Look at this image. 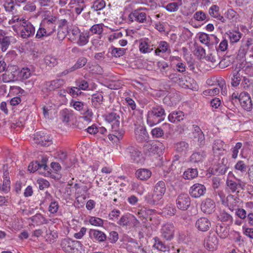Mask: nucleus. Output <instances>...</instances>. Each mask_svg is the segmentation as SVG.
<instances>
[{"label":"nucleus","instance_id":"2f4dec72","mask_svg":"<svg viewBox=\"0 0 253 253\" xmlns=\"http://www.w3.org/2000/svg\"><path fill=\"white\" fill-rule=\"evenodd\" d=\"M155 243L153 247L161 252H165L169 251V247L165 244L159 237H156L154 238Z\"/></svg>","mask_w":253,"mask_h":253},{"label":"nucleus","instance_id":"680f3d73","mask_svg":"<svg viewBox=\"0 0 253 253\" xmlns=\"http://www.w3.org/2000/svg\"><path fill=\"white\" fill-rule=\"evenodd\" d=\"M139 48L140 51L143 53H149L153 50L150 45L145 42H141L139 44Z\"/></svg>","mask_w":253,"mask_h":253},{"label":"nucleus","instance_id":"4468645a","mask_svg":"<svg viewBox=\"0 0 253 253\" xmlns=\"http://www.w3.org/2000/svg\"><path fill=\"white\" fill-rule=\"evenodd\" d=\"M166 191L165 182L163 181H158L155 185L153 190V194L155 197L161 200Z\"/></svg>","mask_w":253,"mask_h":253},{"label":"nucleus","instance_id":"0eeeda50","mask_svg":"<svg viewBox=\"0 0 253 253\" xmlns=\"http://www.w3.org/2000/svg\"><path fill=\"white\" fill-rule=\"evenodd\" d=\"M105 120L111 124L113 128L117 129L120 127V116L119 113L113 111L107 113L104 115Z\"/></svg>","mask_w":253,"mask_h":253},{"label":"nucleus","instance_id":"8fccbe9b","mask_svg":"<svg viewBox=\"0 0 253 253\" xmlns=\"http://www.w3.org/2000/svg\"><path fill=\"white\" fill-rule=\"evenodd\" d=\"M237 180L238 183H237L232 180L227 179V185L232 192H235L238 187H241V180L240 179H237Z\"/></svg>","mask_w":253,"mask_h":253},{"label":"nucleus","instance_id":"09e8293b","mask_svg":"<svg viewBox=\"0 0 253 253\" xmlns=\"http://www.w3.org/2000/svg\"><path fill=\"white\" fill-rule=\"evenodd\" d=\"M44 60L45 63L49 67H54L58 64L57 59L51 55H46Z\"/></svg>","mask_w":253,"mask_h":253},{"label":"nucleus","instance_id":"9b49d317","mask_svg":"<svg viewBox=\"0 0 253 253\" xmlns=\"http://www.w3.org/2000/svg\"><path fill=\"white\" fill-rule=\"evenodd\" d=\"M206 192V188L205 185L196 183L190 187L189 193L190 195L195 198H198L204 195Z\"/></svg>","mask_w":253,"mask_h":253},{"label":"nucleus","instance_id":"a19ab883","mask_svg":"<svg viewBox=\"0 0 253 253\" xmlns=\"http://www.w3.org/2000/svg\"><path fill=\"white\" fill-rule=\"evenodd\" d=\"M211 35L209 36L208 34L202 33L199 35V40L200 42L206 44L209 48H211L213 46V43H211Z\"/></svg>","mask_w":253,"mask_h":253},{"label":"nucleus","instance_id":"cd10ccee","mask_svg":"<svg viewBox=\"0 0 253 253\" xmlns=\"http://www.w3.org/2000/svg\"><path fill=\"white\" fill-rule=\"evenodd\" d=\"M226 35L229 39L230 42L231 43H234L239 41L242 34L238 31H229L226 33Z\"/></svg>","mask_w":253,"mask_h":253},{"label":"nucleus","instance_id":"5fc2aeb1","mask_svg":"<svg viewBox=\"0 0 253 253\" xmlns=\"http://www.w3.org/2000/svg\"><path fill=\"white\" fill-rule=\"evenodd\" d=\"M106 5V3L104 0H96L93 2L91 8L94 11L101 10L103 9Z\"/></svg>","mask_w":253,"mask_h":253},{"label":"nucleus","instance_id":"e2e57ef3","mask_svg":"<svg viewBox=\"0 0 253 253\" xmlns=\"http://www.w3.org/2000/svg\"><path fill=\"white\" fill-rule=\"evenodd\" d=\"M75 83L76 85L82 90H87L88 87V83L82 79L77 80Z\"/></svg>","mask_w":253,"mask_h":253},{"label":"nucleus","instance_id":"412c9836","mask_svg":"<svg viewBox=\"0 0 253 253\" xmlns=\"http://www.w3.org/2000/svg\"><path fill=\"white\" fill-rule=\"evenodd\" d=\"M65 84L63 79H57L51 81L46 82L44 84L46 88L49 91L54 90L59 88Z\"/></svg>","mask_w":253,"mask_h":253},{"label":"nucleus","instance_id":"37998d69","mask_svg":"<svg viewBox=\"0 0 253 253\" xmlns=\"http://www.w3.org/2000/svg\"><path fill=\"white\" fill-rule=\"evenodd\" d=\"M58 235L56 231H52L49 228L48 230H46L45 238L47 242L49 243H54Z\"/></svg>","mask_w":253,"mask_h":253},{"label":"nucleus","instance_id":"7c9ffc66","mask_svg":"<svg viewBox=\"0 0 253 253\" xmlns=\"http://www.w3.org/2000/svg\"><path fill=\"white\" fill-rule=\"evenodd\" d=\"M166 52L169 53L171 52L169 44L166 41H161L158 47L155 49V53L156 55H159L160 52L165 53Z\"/></svg>","mask_w":253,"mask_h":253},{"label":"nucleus","instance_id":"6e6d98bb","mask_svg":"<svg viewBox=\"0 0 253 253\" xmlns=\"http://www.w3.org/2000/svg\"><path fill=\"white\" fill-rule=\"evenodd\" d=\"M242 78V76L239 73V71L234 72L233 78H232V85L233 86H238L240 84Z\"/></svg>","mask_w":253,"mask_h":253},{"label":"nucleus","instance_id":"6e6552de","mask_svg":"<svg viewBox=\"0 0 253 253\" xmlns=\"http://www.w3.org/2000/svg\"><path fill=\"white\" fill-rule=\"evenodd\" d=\"M56 21L57 18L55 16L47 15L42 20L41 24L53 34L55 31Z\"/></svg>","mask_w":253,"mask_h":253},{"label":"nucleus","instance_id":"79ce46f5","mask_svg":"<svg viewBox=\"0 0 253 253\" xmlns=\"http://www.w3.org/2000/svg\"><path fill=\"white\" fill-rule=\"evenodd\" d=\"M11 37L5 35L3 38L0 39V45L2 52L5 51L8 49L11 43Z\"/></svg>","mask_w":253,"mask_h":253},{"label":"nucleus","instance_id":"774afa93","mask_svg":"<svg viewBox=\"0 0 253 253\" xmlns=\"http://www.w3.org/2000/svg\"><path fill=\"white\" fill-rule=\"evenodd\" d=\"M234 168L235 169L243 173L246 171L247 166L245 164L244 161H239L235 165Z\"/></svg>","mask_w":253,"mask_h":253},{"label":"nucleus","instance_id":"a878e982","mask_svg":"<svg viewBox=\"0 0 253 253\" xmlns=\"http://www.w3.org/2000/svg\"><path fill=\"white\" fill-rule=\"evenodd\" d=\"M228 225L223 224H218L216 228V232L220 238L225 239L229 235Z\"/></svg>","mask_w":253,"mask_h":253},{"label":"nucleus","instance_id":"4be33fe9","mask_svg":"<svg viewBox=\"0 0 253 253\" xmlns=\"http://www.w3.org/2000/svg\"><path fill=\"white\" fill-rule=\"evenodd\" d=\"M219 8L216 5H212L209 10V14L216 20L221 21L222 23L226 22L225 18L221 15L219 13Z\"/></svg>","mask_w":253,"mask_h":253},{"label":"nucleus","instance_id":"bf43d9fd","mask_svg":"<svg viewBox=\"0 0 253 253\" xmlns=\"http://www.w3.org/2000/svg\"><path fill=\"white\" fill-rule=\"evenodd\" d=\"M188 144L185 141H181L175 144V148L178 152H185L188 148Z\"/></svg>","mask_w":253,"mask_h":253},{"label":"nucleus","instance_id":"49530a36","mask_svg":"<svg viewBox=\"0 0 253 253\" xmlns=\"http://www.w3.org/2000/svg\"><path fill=\"white\" fill-rule=\"evenodd\" d=\"M103 26L104 24L102 23L94 24L91 26L89 30L93 34L99 35V38H101V34L103 31Z\"/></svg>","mask_w":253,"mask_h":253},{"label":"nucleus","instance_id":"c03bdc74","mask_svg":"<svg viewBox=\"0 0 253 253\" xmlns=\"http://www.w3.org/2000/svg\"><path fill=\"white\" fill-rule=\"evenodd\" d=\"M89 35L88 33H82L79 35L77 43L80 46H84L89 41Z\"/></svg>","mask_w":253,"mask_h":253},{"label":"nucleus","instance_id":"1a4fd4ad","mask_svg":"<svg viewBox=\"0 0 253 253\" xmlns=\"http://www.w3.org/2000/svg\"><path fill=\"white\" fill-rule=\"evenodd\" d=\"M47 159L46 158H42L41 161L31 162L28 166V170L34 172L43 169L44 170H47L49 168L46 165Z\"/></svg>","mask_w":253,"mask_h":253},{"label":"nucleus","instance_id":"f3484780","mask_svg":"<svg viewBox=\"0 0 253 253\" xmlns=\"http://www.w3.org/2000/svg\"><path fill=\"white\" fill-rule=\"evenodd\" d=\"M89 235L94 242H103L107 239L106 234L98 230L91 229L89 232Z\"/></svg>","mask_w":253,"mask_h":253},{"label":"nucleus","instance_id":"2eb2a0df","mask_svg":"<svg viewBox=\"0 0 253 253\" xmlns=\"http://www.w3.org/2000/svg\"><path fill=\"white\" fill-rule=\"evenodd\" d=\"M178 84L184 88L193 89L196 85L194 80L188 76L182 75Z\"/></svg>","mask_w":253,"mask_h":253},{"label":"nucleus","instance_id":"58836bf2","mask_svg":"<svg viewBox=\"0 0 253 253\" xmlns=\"http://www.w3.org/2000/svg\"><path fill=\"white\" fill-rule=\"evenodd\" d=\"M198 175V170L197 169H188L185 170L183 176L185 179H192Z\"/></svg>","mask_w":253,"mask_h":253},{"label":"nucleus","instance_id":"7ed1b4c3","mask_svg":"<svg viewBox=\"0 0 253 253\" xmlns=\"http://www.w3.org/2000/svg\"><path fill=\"white\" fill-rule=\"evenodd\" d=\"M20 36L23 39H28L33 37L35 33V28L30 22L25 19L20 20Z\"/></svg>","mask_w":253,"mask_h":253},{"label":"nucleus","instance_id":"69168bd1","mask_svg":"<svg viewBox=\"0 0 253 253\" xmlns=\"http://www.w3.org/2000/svg\"><path fill=\"white\" fill-rule=\"evenodd\" d=\"M18 73L21 78L24 80L29 78L32 75V72L29 68L26 67L22 68Z\"/></svg>","mask_w":253,"mask_h":253},{"label":"nucleus","instance_id":"c9c22d12","mask_svg":"<svg viewBox=\"0 0 253 253\" xmlns=\"http://www.w3.org/2000/svg\"><path fill=\"white\" fill-rule=\"evenodd\" d=\"M157 67L163 75L168 76L170 69L168 63L164 61H159L157 62Z\"/></svg>","mask_w":253,"mask_h":253},{"label":"nucleus","instance_id":"052dcab7","mask_svg":"<svg viewBox=\"0 0 253 253\" xmlns=\"http://www.w3.org/2000/svg\"><path fill=\"white\" fill-rule=\"evenodd\" d=\"M224 143L223 141L220 139H216L214 140L212 146V150L213 152L215 153L216 151L224 150Z\"/></svg>","mask_w":253,"mask_h":253},{"label":"nucleus","instance_id":"0e129e2a","mask_svg":"<svg viewBox=\"0 0 253 253\" xmlns=\"http://www.w3.org/2000/svg\"><path fill=\"white\" fill-rule=\"evenodd\" d=\"M145 201L147 203L151 206L157 205L159 203V200L154 196V194L148 195L145 197Z\"/></svg>","mask_w":253,"mask_h":253},{"label":"nucleus","instance_id":"b1692460","mask_svg":"<svg viewBox=\"0 0 253 253\" xmlns=\"http://www.w3.org/2000/svg\"><path fill=\"white\" fill-rule=\"evenodd\" d=\"M184 116L183 112L181 111H173L169 114L168 119L171 123H177L183 120Z\"/></svg>","mask_w":253,"mask_h":253},{"label":"nucleus","instance_id":"aec40b11","mask_svg":"<svg viewBox=\"0 0 253 253\" xmlns=\"http://www.w3.org/2000/svg\"><path fill=\"white\" fill-rule=\"evenodd\" d=\"M126 153L129 155L131 159L134 163H138L140 161V151L138 150L137 147L129 146L126 149Z\"/></svg>","mask_w":253,"mask_h":253},{"label":"nucleus","instance_id":"f704fd0d","mask_svg":"<svg viewBox=\"0 0 253 253\" xmlns=\"http://www.w3.org/2000/svg\"><path fill=\"white\" fill-rule=\"evenodd\" d=\"M136 139L138 142H143L149 139L147 132L145 129H140L135 132Z\"/></svg>","mask_w":253,"mask_h":253},{"label":"nucleus","instance_id":"6ab92c4d","mask_svg":"<svg viewBox=\"0 0 253 253\" xmlns=\"http://www.w3.org/2000/svg\"><path fill=\"white\" fill-rule=\"evenodd\" d=\"M240 103L247 111H250L252 108V100L247 92H242L240 94Z\"/></svg>","mask_w":253,"mask_h":253},{"label":"nucleus","instance_id":"bb28decb","mask_svg":"<svg viewBox=\"0 0 253 253\" xmlns=\"http://www.w3.org/2000/svg\"><path fill=\"white\" fill-rule=\"evenodd\" d=\"M91 103L95 108H99L103 103V97L101 93L96 92L91 95Z\"/></svg>","mask_w":253,"mask_h":253},{"label":"nucleus","instance_id":"ddd939ff","mask_svg":"<svg viewBox=\"0 0 253 253\" xmlns=\"http://www.w3.org/2000/svg\"><path fill=\"white\" fill-rule=\"evenodd\" d=\"M211 226L210 220L206 217H202L198 218L196 223V228L202 232H206L209 230Z\"/></svg>","mask_w":253,"mask_h":253},{"label":"nucleus","instance_id":"9d476101","mask_svg":"<svg viewBox=\"0 0 253 253\" xmlns=\"http://www.w3.org/2000/svg\"><path fill=\"white\" fill-rule=\"evenodd\" d=\"M218 240L215 234L210 233L208 238L205 240L204 246L209 251H213L217 249Z\"/></svg>","mask_w":253,"mask_h":253},{"label":"nucleus","instance_id":"20e7f679","mask_svg":"<svg viewBox=\"0 0 253 253\" xmlns=\"http://www.w3.org/2000/svg\"><path fill=\"white\" fill-rule=\"evenodd\" d=\"M176 204L178 209L186 211L190 206L191 198L187 194L181 193L176 198Z\"/></svg>","mask_w":253,"mask_h":253},{"label":"nucleus","instance_id":"5701e85b","mask_svg":"<svg viewBox=\"0 0 253 253\" xmlns=\"http://www.w3.org/2000/svg\"><path fill=\"white\" fill-rule=\"evenodd\" d=\"M152 172L149 169H139L135 172V176L140 180H146L151 176Z\"/></svg>","mask_w":253,"mask_h":253},{"label":"nucleus","instance_id":"e433bc0d","mask_svg":"<svg viewBox=\"0 0 253 253\" xmlns=\"http://www.w3.org/2000/svg\"><path fill=\"white\" fill-rule=\"evenodd\" d=\"M193 18L196 21L199 22L205 21L206 22L210 20L209 16L202 10L197 11L194 14Z\"/></svg>","mask_w":253,"mask_h":253},{"label":"nucleus","instance_id":"ea45409f","mask_svg":"<svg viewBox=\"0 0 253 253\" xmlns=\"http://www.w3.org/2000/svg\"><path fill=\"white\" fill-rule=\"evenodd\" d=\"M52 33L49 31L47 29L40 24V28H39L37 34L36 35V38L41 39L43 37H48L52 35Z\"/></svg>","mask_w":253,"mask_h":253},{"label":"nucleus","instance_id":"864d4df0","mask_svg":"<svg viewBox=\"0 0 253 253\" xmlns=\"http://www.w3.org/2000/svg\"><path fill=\"white\" fill-rule=\"evenodd\" d=\"M10 181L9 177H4L3 178V184H0V191H2L4 193H7L10 188Z\"/></svg>","mask_w":253,"mask_h":253},{"label":"nucleus","instance_id":"4c0bfd02","mask_svg":"<svg viewBox=\"0 0 253 253\" xmlns=\"http://www.w3.org/2000/svg\"><path fill=\"white\" fill-rule=\"evenodd\" d=\"M158 149V147L153 143L151 144L147 142L143 146V151L146 154L148 153L155 154L157 153Z\"/></svg>","mask_w":253,"mask_h":253},{"label":"nucleus","instance_id":"a211bd4d","mask_svg":"<svg viewBox=\"0 0 253 253\" xmlns=\"http://www.w3.org/2000/svg\"><path fill=\"white\" fill-rule=\"evenodd\" d=\"M227 163V160L223 158L221 160V162L216 165L214 169H212V170H213V174H216L217 175L224 174L229 168L228 166L226 165Z\"/></svg>","mask_w":253,"mask_h":253},{"label":"nucleus","instance_id":"c756f323","mask_svg":"<svg viewBox=\"0 0 253 253\" xmlns=\"http://www.w3.org/2000/svg\"><path fill=\"white\" fill-rule=\"evenodd\" d=\"M217 217L219 220L225 222L227 225H230L233 222L232 216L224 210L220 211Z\"/></svg>","mask_w":253,"mask_h":253},{"label":"nucleus","instance_id":"13d9d810","mask_svg":"<svg viewBox=\"0 0 253 253\" xmlns=\"http://www.w3.org/2000/svg\"><path fill=\"white\" fill-rule=\"evenodd\" d=\"M81 114L83 115V118H84V120L88 121L90 122L91 120V118L93 116V113L92 112V110L89 108L88 105L85 107V109L83 111V112L81 113Z\"/></svg>","mask_w":253,"mask_h":253},{"label":"nucleus","instance_id":"de8ad7c7","mask_svg":"<svg viewBox=\"0 0 253 253\" xmlns=\"http://www.w3.org/2000/svg\"><path fill=\"white\" fill-rule=\"evenodd\" d=\"M60 116L63 122L68 123L72 117V113L68 109H64L60 112Z\"/></svg>","mask_w":253,"mask_h":253},{"label":"nucleus","instance_id":"338daca9","mask_svg":"<svg viewBox=\"0 0 253 253\" xmlns=\"http://www.w3.org/2000/svg\"><path fill=\"white\" fill-rule=\"evenodd\" d=\"M151 135L153 138H160L164 135V132L161 127H155L152 129Z\"/></svg>","mask_w":253,"mask_h":253},{"label":"nucleus","instance_id":"3c124183","mask_svg":"<svg viewBox=\"0 0 253 253\" xmlns=\"http://www.w3.org/2000/svg\"><path fill=\"white\" fill-rule=\"evenodd\" d=\"M71 104H73V106L74 109L77 111H80L81 113L84 111L85 107L87 106V104L85 103L81 102V101H75L72 100L71 102Z\"/></svg>","mask_w":253,"mask_h":253},{"label":"nucleus","instance_id":"393cba45","mask_svg":"<svg viewBox=\"0 0 253 253\" xmlns=\"http://www.w3.org/2000/svg\"><path fill=\"white\" fill-rule=\"evenodd\" d=\"M206 157V152L204 151L195 152L190 157V161L192 163H198L202 162Z\"/></svg>","mask_w":253,"mask_h":253},{"label":"nucleus","instance_id":"473e14b6","mask_svg":"<svg viewBox=\"0 0 253 253\" xmlns=\"http://www.w3.org/2000/svg\"><path fill=\"white\" fill-rule=\"evenodd\" d=\"M33 223L40 225L48 223V220L41 213H37L29 218Z\"/></svg>","mask_w":253,"mask_h":253},{"label":"nucleus","instance_id":"39448f33","mask_svg":"<svg viewBox=\"0 0 253 253\" xmlns=\"http://www.w3.org/2000/svg\"><path fill=\"white\" fill-rule=\"evenodd\" d=\"M34 140L36 143L43 146H48L52 143L50 137L42 131L37 132L34 134Z\"/></svg>","mask_w":253,"mask_h":253},{"label":"nucleus","instance_id":"4d7b16f0","mask_svg":"<svg viewBox=\"0 0 253 253\" xmlns=\"http://www.w3.org/2000/svg\"><path fill=\"white\" fill-rule=\"evenodd\" d=\"M87 59L84 57H80L76 64L72 67L73 70H76L78 69H80L84 67L87 63Z\"/></svg>","mask_w":253,"mask_h":253},{"label":"nucleus","instance_id":"a18cd8bd","mask_svg":"<svg viewBox=\"0 0 253 253\" xmlns=\"http://www.w3.org/2000/svg\"><path fill=\"white\" fill-rule=\"evenodd\" d=\"M71 41H76L80 35V30L77 27H73L72 29L67 30Z\"/></svg>","mask_w":253,"mask_h":253},{"label":"nucleus","instance_id":"f257e3e1","mask_svg":"<svg viewBox=\"0 0 253 253\" xmlns=\"http://www.w3.org/2000/svg\"><path fill=\"white\" fill-rule=\"evenodd\" d=\"M147 114V123L150 126H153L163 121L166 116V113L163 106L159 104H150Z\"/></svg>","mask_w":253,"mask_h":253},{"label":"nucleus","instance_id":"dca6fc26","mask_svg":"<svg viewBox=\"0 0 253 253\" xmlns=\"http://www.w3.org/2000/svg\"><path fill=\"white\" fill-rule=\"evenodd\" d=\"M215 205L214 201L209 198L206 199L202 202L201 204V210L206 214H211L214 212Z\"/></svg>","mask_w":253,"mask_h":253},{"label":"nucleus","instance_id":"c85d7f7f","mask_svg":"<svg viewBox=\"0 0 253 253\" xmlns=\"http://www.w3.org/2000/svg\"><path fill=\"white\" fill-rule=\"evenodd\" d=\"M126 50V49L124 48H117L114 46H112L110 48H109V52L106 54V56H107L108 57H110V56L109 55V53L110 52L111 55L112 56L116 58L120 57L125 54Z\"/></svg>","mask_w":253,"mask_h":253},{"label":"nucleus","instance_id":"603ef678","mask_svg":"<svg viewBox=\"0 0 253 253\" xmlns=\"http://www.w3.org/2000/svg\"><path fill=\"white\" fill-rule=\"evenodd\" d=\"M57 156L61 162L62 163L66 168H70L71 167L72 165L68 163V157L66 153L60 151L58 152Z\"/></svg>","mask_w":253,"mask_h":253},{"label":"nucleus","instance_id":"f8f14e48","mask_svg":"<svg viewBox=\"0 0 253 253\" xmlns=\"http://www.w3.org/2000/svg\"><path fill=\"white\" fill-rule=\"evenodd\" d=\"M146 14L143 12H139L138 10H135L131 12L128 15V19L131 22L134 21L140 23H143L146 22Z\"/></svg>","mask_w":253,"mask_h":253},{"label":"nucleus","instance_id":"72a5a7b5","mask_svg":"<svg viewBox=\"0 0 253 253\" xmlns=\"http://www.w3.org/2000/svg\"><path fill=\"white\" fill-rule=\"evenodd\" d=\"M242 44L241 45L239 52L245 55L249 50L250 47L253 44V39L248 38L245 42L242 41Z\"/></svg>","mask_w":253,"mask_h":253},{"label":"nucleus","instance_id":"f03ea898","mask_svg":"<svg viewBox=\"0 0 253 253\" xmlns=\"http://www.w3.org/2000/svg\"><path fill=\"white\" fill-rule=\"evenodd\" d=\"M61 246L65 252L69 253H82L83 245L80 241L65 238L62 240Z\"/></svg>","mask_w":253,"mask_h":253},{"label":"nucleus","instance_id":"423d86ee","mask_svg":"<svg viewBox=\"0 0 253 253\" xmlns=\"http://www.w3.org/2000/svg\"><path fill=\"white\" fill-rule=\"evenodd\" d=\"M175 227L172 223H167L161 229L162 237L167 241L171 240L174 235Z\"/></svg>","mask_w":253,"mask_h":253}]
</instances>
